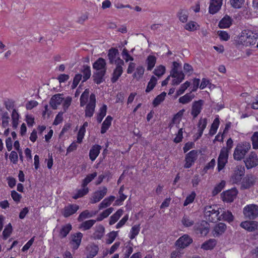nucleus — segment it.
<instances>
[{
    "label": "nucleus",
    "instance_id": "1",
    "mask_svg": "<svg viewBox=\"0 0 258 258\" xmlns=\"http://www.w3.org/2000/svg\"><path fill=\"white\" fill-rule=\"evenodd\" d=\"M233 146V142L231 138L228 139L226 142V147H223L218 158V171L222 170L228 161L229 153Z\"/></svg>",
    "mask_w": 258,
    "mask_h": 258
},
{
    "label": "nucleus",
    "instance_id": "2",
    "mask_svg": "<svg viewBox=\"0 0 258 258\" xmlns=\"http://www.w3.org/2000/svg\"><path fill=\"white\" fill-rule=\"evenodd\" d=\"M258 38V32L250 30H244L239 38L240 44L246 46L254 45Z\"/></svg>",
    "mask_w": 258,
    "mask_h": 258
},
{
    "label": "nucleus",
    "instance_id": "3",
    "mask_svg": "<svg viewBox=\"0 0 258 258\" xmlns=\"http://www.w3.org/2000/svg\"><path fill=\"white\" fill-rule=\"evenodd\" d=\"M250 147L251 145L248 142H245L238 144L234 151V159L237 161L241 160L244 158Z\"/></svg>",
    "mask_w": 258,
    "mask_h": 258
},
{
    "label": "nucleus",
    "instance_id": "4",
    "mask_svg": "<svg viewBox=\"0 0 258 258\" xmlns=\"http://www.w3.org/2000/svg\"><path fill=\"white\" fill-rule=\"evenodd\" d=\"M219 208L217 205L207 206L205 207V217L209 222H215L219 220Z\"/></svg>",
    "mask_w": 258,
    "mask_h": 258
},
{
    "label": "nucleus",
    "instance_id": "5",
    "mask_svg": "<svg viewBox=\"0 0 258 258\" xmlns=\"http://www.w3.org/2000/svg\"><path fill=\"white\" fill-rule=\"evenodd\" d=\"M173 68L171 71L170 76L174 78L172 81V85H177L179 84L184 79V75L182 71L178 70V67L180 66L179 63L174 61L173 62Z\"/></svg>",
    "mask_w": 258,
    "mask_h": 258
},
{
    "label": "nucleus",
    "instance_id": "6",
    "mask_svg": "<svg viewBox=\"0 0 258 258\" xmlns=\"http://www.w3.org/2000/svg\"><path fill=\"white\" fill-rule=\"evenodd\" d=\"M244 216L249 219H254L258 216V206L250 204L246 206L243 210Z\"/></svg>",
    "mask_w": 258,
    "mask_h": 258
},
{
    "label": "nucleus",
    "instance_id": "7",
    "mask_svg": "<svg viewBox=\"0 0 258 258\" xmlns=\"http://www.w3.org/2000/svg\"><path fill=\"white\" fill-rule=\"evenodd\" d=\"M96 107V97L94 94L92 93L89 97V102L87 104L85 110V115L87 117L93 116Z\"/></svg>",
    "mask_w": 258,
    "mask_h": 258
},
{
    "label": "nucleus",
    "instance_id": "8",
    "mask_svg": "<svg viewBox=\"0 0 258 258\" xmlns=\"http://www.w3.org/2000/svg\"><path fill=\"white\" fill-rule=\"evenodd\" d=\"M124 62L121 59H118L116 61V68L114 70L111 78V82L115 83L119 78L121 76L123 73L122 66H124Z\"/></svg>",
    "mask_w": 258,
    "mask_h": 258
},
{
    "label": "nucleus",
    "instance_id": "9",
    "mask_svg": "<svg viewBox=\"0 0 258 258\" xmlns=\"http://www.w3.org/2000/svg\"><path fill=\"white\" fill-rule=\"evenodd\" d=\"M198 156V151L195 150L186 154L185 157V163L184 165V167L185 168H190L197 159Z\"/></svg>",
    "mask_w": 258,
    "mask_h": 258
},
{
    "label": "nucleus",
    "instance_id": "10",
    "mask_svg": "<svg viewBox=\"0 0 258 258\" xmlns=\"http://www.w3.org/2000/svg\"><path fill=\"white\" fill-rule=\"evenodd\" d=\"M238 194V190L236 188H232L230 189L224 191L221 194L222 200L228 203L232 202L236 198Z\"/></svg>",
    "mask_w": 258,
    "mask_h": 258
},
{
    "label": "nucleus",
    "instance_id": "11",
    "mask_svg": "<svg viewBox=\"0 0 258 258\" xmlns=\"http://www.w3.org/2000/svg\"><path fill=\"white\" fill-rule=\"evenodd\" d=\"M247 169H251L258 165V158L256 154L252 152L244 161Z\"/></svg>",
    "mask_w": 258,
    "mask_h": 258
},
{
    "label": "nucleus",
    "instance_id": "12",
    "mask_svg": "<svg viewBox=\"0 0 258 258\" xmlns=\"http://www.w3.org/2000/svg\"><path fill=\"white\" fill-rule=\"evenodd\" d=\"M192 242V239L188 235L184 234L180 237L176 241V246L180 248H184Z\"/></svg>",
    "mask_w": 258,
    "mask_h": 258
},
{
    "label": "nucleus",
    "instance_id": "13",
    "mask_svg": "<svg viewBox=\"0 0 258 258\" xmlns=\"http://www.w3.org/2000/svg\"><path fill=\"white\" fill-rule=\"evenodd\" d=\"M245 169L244 167L241 166H236L234 172L232 176V179L234 183H237L239 182L242 176L244 175Z\"/></svg>",
    "mask_w": 258,
    "mask_h": 258
},
{
    "label": "nucleus",
    "instance_id": "14",
    "mask_svg": "<svg viewBox=\"0 0 258 258\" xmlns=\"http://www.w3.org/2000/svg\"><path fill=\"white\" fill-rule=\"evenodd\" d=\"M79 209V206L76 204H69L64 207L62 214L65 218H67L75 214Z\"/></svg>",
    "mask_w": 258,
    "mask_h": 258
},
{
    "label": "nucleus",
    "instance_id": "15",
    "mask_svg": "<svg viewBox=\"0 0 258 258\" xmlns=\"http://www.w3.org/2000/svg\"><path fill=\"white\" fill-rule=\"evenodd\" d=\"M204 105V101L199 100L195 101L192 103L191 114L195 118L200 113L202 109V106Z\"/></svg>",
    "mask_w": 258,
    "mask_h": 258
},
{
    "label": "nucleus",
    "instance_id": "16",
    "mask_svg": "<svg viewBox=\"0 0 258 258\" xmlns=\"http://www.w3.org/2000/svg\"><path fill=\"white\" fill-rule=\"evenodd\" d=\"M107 190V188L104 186L102 189L95 191L91 199V203L94 204L99 202L106 195Z\"/></svg>",
    "mask_w": 258,
    "mask_h": 258
},
{
    "label": "nucleus",
    "instance_id": "17",
    "mask_svg": "<svg viewBox=\"0 0 258 258\" xmlns=\"http://www.w3.org/2000/svg\"><path fill=\"white\" fill-rule=\"evenodd\" d=\"M62 94H57L54 95L51 98L49 104L53 109H56L57 106L60 105L63 100Z\"/></svg>",
    "mask_w": 258,
    "mask_h": 258
},
{
    "label": "nucleus",
    "instance_id": "18",
    "mask_svg": "<svg viewBox=\"0 0 258 258\" xmlns=\"http://www.w3.org/2000/svg\"><path fill=\"white\" fill-rule=\"evenodd\" d=\"M223 0H211L209 6V13L212 14L216 13L221 7Z\"/></svg>",
    "mask_w": 258,
    "mask_h": 258
},
{
    "label": "nucleus",
    "instance_id": "19",
    "mask_svg": "<svg viewBox=\"0 0 258 258\" xmlns=\"http://www.w3.org/2000/svg\"><path fill=\"white\" fill-rule=\"evenodd\" d=\"M240 226L248 231H254L257 228L258 222L254 221H244L241 223Z\"/></svg>",
    "mask_w": 258,
    "mask_h": 258
},
{
    "label": "nucleus",
    "instance_id": "20",
    "mask_svg": "<svg viewBox=\"0 0 258 258\" xmlns=\"http://www.w3.org/2000/svg\"><path fill=\"white\" fill-rule=\"evenodd\" d=\"M119 55V52L117 49L111 48L108 51V57L110 64L115 63L118 59H120L119 57H117Z\"/></svg>",
    "mask_w": 258,
    "mask_h": 258
},
{
    "label": "nucleus",
    "instance_id": "21",
    "mask_svg": "<svg viewBox=\"0 0 258 258\" xmlns=\"http://www.w3.org/2000/svg\"><path fill=\"white\" fill-rule=\"evenodd\" d=\"M106 63L105 60L100 57L97 59L93 64V68L96 70V71L105 70L106 72Z\"/></svg>",
    "mask_w": 258,
    "mask_h": 258
},
{
    "label": "nucleus",
    "instance_id": "22",
    "mask_svg": "<svg viewBox=\"0 0 258 258\" xmlns=\"http://www.w3.org/2000/svg\"><path fill=\"white\" fill-rule=\"evenodd\" d=\"M104 232L105 228L102 225H99L96 226L95 228V231L91 236V238L95 240L101 239L104 234Z\"/></svg>",
    "mask_w": 258,
    "mask_h": 258
},
{
    "label": "nucleus",
    "instance_id": "23",
    "mask_svg": "<svg viewBox=\"0 0 258 258\" xmlns=\"http://www.w3.org/2000/svg\"><path fill=\"white\" fill-rule=\"evenodd\" d=\"M105 70L96 71L93 75L94 82L97 84H100L105 81L104 77L106 74Z\"/></svg>",
    "mask_w": 258,
    "mask_h": 258
},
{
    "label": "nucleus",
    "instance_id": "24",
    "mask_svg": "<svg viewBox=\"0 0 258 258\" xmlns=\"http://www.w3.org/2000/svg\"><path fill=\"white\" fill-rule=\"evenodd\" d=\"M101 146L98 145H93L89 152V158L92 161H94L100 153Z\"/></svg>",
    "mask_w": 258,
    "mask_h": 258
},
{
    "label": "nucleus",
    "instance_id": "25",
    "mask_svg": "<svg viewBox=\"0 0 258 258\" xmlns=\"http://www.w3.org/2000/svg\"><path fill=\"white\" fill-rule=\"evenodd\" d=\"M254 183V180L251 175H246L243 179L241 183V189H248L250 188Z\"/></svg>",
    "mask_w": 258,
    "mask_h": 258
},
{
    "label": "nucleus",
    "instance_id": "26",
    "mask_svg": "<svg viewBox=\"0 0 258 258\" xmlns=\"http://www.w3.org/2000/svg\"><path fill=\"white\" fill-rule=\"evenodd\" d=\"M226 228L227 226L224 223H219L216 224L214 228V236H218L222 235L224 233Z\"/></svg>",
    "mask_w": 258,
    "mask_h": 258
},
{
    "label": "nucleus",
    "instance_id": "27",
    "mask_svg": "<svg viewBox=\"0 0 258 258\" xmlns=\"http://www.w3.org/2000/svg\"><path fill=\"white\" fill-rule=\"evenodd\" d=\"M232 20L228 15L224 16L219 22L218 26L220 28H227L232 24Z\"/></svg>",
    "mask_w": 258,
    "mask_h": 258
},
{
    "label": "nucleus",
    "instance_id": "28",
    "mask_svg": "<svg viewBox=\"0 0 258 258\" xmlns=\"http://www.w3.org/2000/svg\"><path fill=\"white\" fill-rule=\"evenodd\" d=\"M87 249L89 252L87 258H93L98 253L99 247L97 245L92 244L87 246Z\"/></svg>",
    "mask_w": 258,
    "mask_h": 258
},
{
    "label": "nucleus",
    "instance_id": "29",
    "mask_svg": "<svg viewBox=\"0 0 258 258\" xmlns=\"http://www.w3.org/2000/svg\"><path fill=\"white\" fill-rule=\"evenodd\" d=\"M234 217L230 211H224L222 214L219 216V221L224 220L228 222H231L233 221Z\"/></svg>",
    "mask_w": 258,
    "mask_h": 258
},
{
    "label": "nucleus",
    "instance_id": "30",
    "mask_svg": "<svg viewBox=\"0 0 258 258\" xmlns=\"http://www.w3.org/2000/svg\"><path fill=\"white\" fill-rule=\"evenodd\" d=\"M112 120V117L111 116H107L105 118V120L103 122L101 129V133L104 134L106 132L107 130L109 128L111 124V121Z\"/></svg>",
    "mask_w": 258,
    "mask_h": 258
},
{
    "label": "nucleus",
    "instance_id": "31",
    "mask_svg": "<svg viewBox=\"0 0 258 258\" xmlns=\"http://www.w3.org/2000/svg\"><path fill=\"white\" fill-rule=\"evenodd\" d=\"M83 74V82H86L89 79L91 76V69L90 67L87 65H84L81 71Z\"/></svg>",
    "mask_w": 258,
    "mask_h": 258
},
{
    "label": "nucleus",
    "instance_id": "32",
    "mask_svg": "<svg viewBox=\"0 0 258 258\" xmlns=\"http://www.w3.org/2000/svg\"><path fill=\"white\" fill-rule=\"evenodd\" d=\"M72 227L71 224H67L62 227L61 229L60 230L59 236L61 238H63L66 237L67 235L69 234L70 231L72 230Z\"/></svg>",
    "mask_w": 258,
    "mask_h": 258
},
{
    "label": "nucleus",
    "instance_id": "33",
    "mask_svg": "<svg viewBox=\"0 0 258 258\" xmlns=\"http://www.w3.org/2000/svg\"><path fill=\"white\" fill-rule=\"evenodd\" d=\"M115 198L114 196H111L108 198L104 199L99 205V210H101L103 208H105L110 206L112 202L115 200Z\"/></svg>",
    "mask_w": 258,
    "mask_h": 258
},
{
    "label": "nucleus",
    "instance_id": "34",
    "mask_svg": "<svg viewBox=\"0 0 258 258\" xmlns=\"http://www.w3.org/2000/svg\"><path fill=\"white\" fill-rule=\"evenodd\" d=\"M123 211L122 209L118 210L110 218L109 224L113 225L115 223L122 215Z\"/></svg>",
    "mask_w": 258,
    "mask_h": 258
},
{
    "label": "nucleus",
    "instance_id": "35",
    "mask_svg": "<svg viewBox=\"0 0 258 258\" xmlns=\"http://www.w3.org/2000/svg\"><path fill=\"white\" fill-rule=\"evenodd\" d=\"M195 95L191 93H187L179 98V102L183 104L190 102L194 98Z\"/></svg>",
    "mask_w": 258,
    "mask_h": 258
},
{
    "label": "nucleus",
    "instance_id": "36",
    "mask_svg": "<svg viewBox=\"0 0 258 258\" xmlns=\"http://www.w3.org/2000/svg\"><path fill=\"white\" fill-rule=\"evenodd\" d=\"M83 237V234L81 232L76 233V235H74L72 236V242L75 243V245L74 246V249H77L80 245L81 240Z\"/></svg>",
    "mask_w": 258,
    "mask_h": 258
},
{
    "label": "nucleus",
    "instance_id": "37",
    "mask_svg": "<svg viewBox=\"0 0 258 258\" xmlns=\"http://www.w3.org/2000/svg\"><path fill=\"white\" fill-rule=\"evenodd\" d=\"M156 62V57L154 55H150L148 56L146 62L147 63V70L151 71L154 67Z\"/></svg>",
    "mask_w": 258,
    "mask_h": 258
},
{
    "label": "nucleus",
    "instance_id": "38",
    "mask_svg": "<svg viewBox=\"0 0 258 258\" xmlns=\"http://www.w3.org/2000/svg\"><path fill=\"white\" fill-rule=\"evenodd\" d=\"M89 95V90L88 89H86L82 94L80 98L81 107H83L85 105H86L88 100Z\"/></svg>",
    "mask_w": 258,
    "mask_h": 258
},
{
    "label": "nucleus",
    "instance_id": "39",
    "mask_svg": "<svg viewBox=\"0 0 258 258\" xmlns=\"http://www.w3.org/2000/svg\"><path fill=\"white\" fill-rule=\"evenodd\" d=\"M107 112V106L104 104L99 109V112L97 115V120L98 123H101Z\"/></svg>",
    "mask_w": 258,
    "mask_h": 258
},
{
    "label": "nucleus",
    "instance_id": "40",
    "mask_svg": "<svg viewBox=\"0 0 258 258\" xmlns=\"http://www.w3.org/2000/svg\"><path fill=\"white\" fill-rule=\"evenodd\" d=\"M216 244V241L215 239H211L208 241L205 242L202 245V248L205 250L212 249Z\"/></svg>",
    "mask_w": 258,
    "mask_h": 258
},
{
    "label": "nucleus",
    "instance_id": "41",
    "mask_svg": "<svg viewBox=\"0 0 258 258\" xmlns=\"http://www.w3.org/2000/svg\"><path fill=\"white\" fill-rule=\"evenodd\" d=\"M89 192V189L87 187H82L81 189H78L76 194L73 196V198L74 199H77L79 198H81L84 196L87 195Z\"/></svg>",
    "mask_w": 258,
    "mask_h": 258
},
{
    "label": "nucleus",
    "instance_id": "42",
    "mask_svg": "<svg viewBox=\"0 0 258 258\" xmlns=\"http://www.w3.org/2000/svg\"><path fill=\"white\" fill-rule=\"evenodd\" d=\"M166 96V93L163 92L160 95H158L153 100V105L154 107L159 105L165 99Z\"/></svg>",
    "mask_w": 258,
    "mask_h": 258
},
{
    "label": "nucleus",
    "instance_id": "43",
    "mask_svg": "<svg viewBox=\"0 0 258 258\" xmlns=\"http://www.w3.org/2000/svg\"><path fill=\"white\" fill-rule=\"evenodd\" d=\"M157 82V78L154 76H152L151 78L150 81L148 82L147 87L146 89V92L147 93H149L151 90H152L154 89V88L155 87V86H156Z\"/></svg>",
    "mask_w": 258,
    "mask_h": 258
},
{
    "label": "nucleus",
    "instance_id": "44",
    "mask_svg": "<svg viewBox=\"0 0 258 258\" xmlns=\"http://www.w3.org/2000/svg\"><path fill=\"white\" fill-rule=\"evenodd\" d=\"M96 214V212L93 213V212H89L88 210H85L83 212H82L79 216L78 218V220L79 221H82L84 219L87 218H90L93 217V215H95Z\"/></svg>",
    "mask_w": 258,
    "mask_h": 258
},
{
    "label": "nucleus",
    "instance_id": "45",
    "mask_svg": "<svg viewBox=\"0 0 258 258\" xmlns=\"http://www.w3.org/2000/svg\"><path fill=\"white\" fill-rule=\"evenodd\" d=\"M97 175L96 172L88 174L85 179H83L82 183V187H87V184L90 183L97 176Z\"/></svg>",
    "mask_w": 258,
    "mask_h": 258
},
{
    "label": "nucleus",
    "instance_id": "46",
    "mask_svg": "<svg viewBox=\"0 0 258 258\" xmlns=\"http://www.w3.org/2000/svg\"><path fill=\"white\" fill-rule=\"evenodd\" d=\"M145 69L142 66H138L136 70V72L133 74V77L139 80L142 77L144 74Z\"/></svg>",
    "mask_w": 258,
    "mask_h": 258
},
{
    "label": "nucleus",
    "instance_id": "47",
    "mask_svg": "<svg viewBox=\"0 0 258 258\" xmlns=\"http://www.w3.org/2000/svg\"><path fill=\"white\" fill-rule=\"evenodd\" d=\"M245 3V0H230L231 7L234 9H240Z\"/></svg>",
    "mask_w": 258,
    "mask_h": 258
},
{
    "label": "nucleus",
    "instance_id": "48",
    "mask_svg": "<svg viewBox=\"0 0 258 258\" xmlns=\"http://www.w3.org/2000/svg\"><path fill=\"white\" fill-rule=\"evenodd\" d=\"M178 17L181 22L182 23L186 22L188 17L187 11L185 10H180L178 13Z\"/></svg>",
    "mask_w": 258,
    "mask_h": 258
},
{
    "label": "nucleus",
    "instance_id": "49",
    "mask_svg": "<svg viewBox=\"0 0 258 258\" xmlns=\"http://www.w3.org/2000/svg\"><path fill=\"white\" fill-rule=\"evenodd\" d=\"M165 67L162 65H160L156 67L153 73L158 77H160L165 74Z\"/></svg>",
    "mask_w": 258,
    "mask_h": 258
},
{
    "label": "nucleus",
    "instance_id": "50",
    "mask_svg": "<svg viewBox=\"0 0 258 258\" xmlns=\"http://www.w3.org/2000/svg\"><path fill=\"white\" fill-rule=\"evenodd\" d=\"M140 230V225H136L132 227L131 232L130 238L131 239H133L139 234Z\"/></svg>",
    "mask_w": 258,
    "mask_h": 258
},
{
    "label": "nucleus",
    "instance_id": "51",
    "mask_svg": "<svg viewBox=\"0 0 258 258\" xmlns=\"http://www.w3.org/2000/svg\"><path fill=\"white\" fill-rule=\"evenodd\" d=\"M12 226L11 223H9L5 227L4 230L3 232V238L7 239L11 235L12 232Z\"/></svg>",
    "mask_w": 258,
    "mask_h": 258
},
{
    "label": "nucleus",
    "instance_id": "52",
    "mask_svg": "<svg viewBox=\"0 0 258 258\" xmlns=\"http://www.w3.org/2000/svg\"><path fill=\"white\" fill-rule=\"evenodd\" d=\"M219 120L218 118H216L211 125V127L210 130V134L211 135L215 134L218 128L219 125Z\"/></svg>",
    "mask_w": 258,
    "mask_h": 258
},
{
    "label": "nucleus",
    "instance_id": "53",
    "mask_svg": "<svg viewBox=\"0 0 258 258\" xmlns=\"http://www.w3.org/2000/svg\"><path fill=\"white\" fill-rule=\"evenodd\" d=\"M181 222L185 227H187L191 226L194 224V221L185 215L183 217Z\"/></svg>",
    "mask_w": 258,
    "mask_h": 258
},
{
    "label": "nucleus",
    "instance_id": "54",
    "mask_svg": "<svg viewBox=\"0 0 258 258\" xmlns=\"http://www.w3.org/2000/svg\"><path fill=\"white\" fill-rule=\"evenodd\" d=\"M96 220H89L86 221L82 223L81 227L84 230H88L90 229L93 225L95 223Z\"/></svg>",
    "mask_w": 258,
    "mask_h": 258
},
{
    "label": "nucleus",
    "instance_id": "55",
    "mask_svg": "<svg viewBox=\"0 0 258 258\" xmlns=\"http://www.w3.org/2000/svg\"><path fill=\"white\" fill-rule=\"evenodd\" d=\"M190 82L186 81L184 84H182L180 88L176 92V97L182 94L185 90L190 86Z\"/></svg>",
    "mask_w": 258,
    "mask_h": 258
},
{
    "label": "nucleus",
    "instance_id": "56",
    "mask_svg": "<svg viewBox=\"0 0 258 258\" xmlns=\"http://www.w3.org/2000/svg\"><path fill=\"white\" fill-rule=\"evenodd\" d=\"M198 27L199 25L197 23L193 21H190L185 25L184 28L188 31H194L197 30Z\"/></svg>",
    "mask_w": 258,
    "mask_h": 258
},
{
    "label": "nucleus",
    "instance_id": "57",
    "mask_svg": "<svg viewBox=\"0 0 258 258\" xmlns=\"http://www.w3.org/2000/svg\"><path fill=\"white\" fill-rule=\"evenodd\" d=\"M196 196V194L195 192L192 191L191 193V194H190L186 197V198L184 202L183 206H186L188 204L192 203L195 199Z\"/></svg>",
    "mask_w": 258,
    "mask_h": 258
},
{
    "label": "nucleus",
    "instance_id": "58",
    "mask_svg": "<svg viewBox=\"0 0 258 258\" xmlns=\"http://www.w3.org/2000/svg\"><path fill=\"white\" fill-rule=\"evenodd\" d=\"M253 148L254 149H258V132L254 133L251 138Z\"/></svg>",
    "mask_w": 258,
    "mask_h": 258
},
{
    "label": "nucleus",
    "instance_id": "59",
    "mask_svg": "<svg viewBox=\"0 0 258 258\" xmlns=\"http://www.w3.org/2000/svg\"><path fill=\"white\" fill-rule=\"evenodd\" d=\"M225 185V181L224 180L221 181V182L219 184H218L213 190V195H216L219 192H220L224 188Z\"/></svg>",
    "mask_w": 258,
    "mask_h": 258
},
{
    "label": "nucleus",
    "instance_id": "60",
    "mask_svg": "<svg viewBox=\"0 0 258 258\" xmlns=\"http://www.w3.org/2000/svg\"><path fill=\"white\" fill-rule=\"evenodd\" d=\"M123 190L124 187L123 186H121L118 191V194L119 195V198L115 201L116 204L118 205H119L123 201H124L125 199L126 198V196L123 194Z\"/></svg>",
    "mask_w": 258,
    "mask_h": 258
},
{
    "label": "nucleus",
    "instance_id": "61",
    "mask_svg": "<svg viewBox=\"0 0 258 258\" xmlns=\"http://www.w3.org/2000/svg\"><path fill=\"white\" fill-rule=\"evenodd\" d=\"M88 16L89 13L88 12L82 14L78 17L77 22L79 24H83L88 19Z\"/></svg>",
    "mask_w": 258,
    "mask_h": 258
},
{
    "label": "nucleus",
    "instance_id": "62",
    "mask_svg": "<svg viewBox=\"0 0 258 258\" xmlns=\"http://www.w3.org/2000/svg\"><path fill=\"white\" fill-rule=\"evenodd\" d=\"M117 235V232L112 231L110 232L108 234V238L106 240V243L108 244H110L113 242V241L115 240V238Z\"/></svg>",
    "mask_w": 258,
    "mask_h": 258
},
{
    "label": "nucleus",
    "instance_id": "63",
    "mask_svg": "<svg viewBox=\"0 0 258 258\" xmlns=\"http://www.w3.org/2000/svg\"><path fill=\"white\" fill-rule=\"evenodd\" d=\"M9 118V114L7 112H5L3 114L2 125L3 127H6L8 125Z\"/></svg>",
    "mask_w": 258,
    "mask_h": 258
},
{
    "label": "nucleus",
    "instance_id": "64",
    "mask_svg": "<svg viewBox=\"0 0 258 258\" xmlns=\"http://www.w3.org/2000/svg\"><path fill=\"white\" fill-rule=\"evenodd\" d=\"M218 34L220 39L222 40L227 41L230 38L229 35L225 31H218Z\"/></svg>",
    "mask_w": 258,
    "mask_h": 258
}]
</instances>
